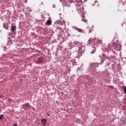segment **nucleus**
I'll return each instance as SVG.
<instances>
[{"label":"nucleus","instance_id":"obj_1","mask_svg":"<svg viewBox=\"0 0 126 126\" xmlns=\"http://www.w3.org/2000/svg\"><path fill=\"white\" fill-rule=\"evenodd\" d=\"M78 13H80L81 15H84L85 12L84 11V8H80L78 9Z\"/></svg>","mask_w":126,"mask_h":126},{"label":"nucleus","instance_id":"obj_2","mask_svg":"<svg viewBox=\"0 0 126 126\" xmlns=\"http://www.w3.org/2000/svg\"><path fill=\"white\" fill-rule=\"evenodd\" d=\"M74 29L80 33H84V30H82V29H79L76 27H74Z\"/></svg>","mask_w":126,"mask_h":126},{"label":"nucleus","instance_id":"obj_3","mask_svg":"<svg viewBox=\"0 0 126 126\" xmlns=\"http://www.w3.org/2000/svg\"><path fill=\"white\" fill-rule=\"evenodd\" d=\"M93 26H89L87 27V30L89 33H91L92 32H93Z\"/></svg>","mask_w":126,"mask_h":126},{"label":"nucleus","instance_id":"obj_4","mask_svg":"<svg viewBox=\"0 0 126 126\" xmlns=\"http://www.w3.org/2000/svg\"><path fill=\"white\" fill-rule=\"evenodd\" d=\"M23 108H24L25 110H27V109L30 108V105H29V103H27L23 105Z\"/></svg>","mask_w":126,"mask_h":126},{"label":"nucleus","instance_id":"obj_5","mask_svg":"<svg viewBox=\"0 0 126 126\" xmlns=\"http://www.w3.org/2000/svg\"><path fill=\"white\" fill-rule=\"evenodd\" d=\"M89 45H94L95 44V40L93 39H90L88 41Z\"/></svg>","mask_w":126,"mask_h":126},{"label":"nucleus","instance_id":"obj_6","mask_svg":"<svg viewBox=\"0 0 126 126\" xmlns=\"http://www.w3.org/2000/svg\"><path fill=\"white\" fill-rule=\"evenodd\" d=\"M43 62H44L43 58L42 57H40L38 59L37 61V63H43Z\"/></svg>","mask_w":126,"mask_h":126},{"label":"nucleus","instance_id":"obj_7","mask_svg":"<svg viewBox=\"0 0 126 126\" xmlns=\"http://www.w3.org/2000/svg\"><path fill=\"white\" fill-rule=\"evenodd\" d=\"M41 123L43 126H45V125L47 124V120L45 119H42L41 120Z\"/></svg>","mask_w":126,"mask_h":126},{"label":"nucleus","instance_id":"obj_8","mask_svg":"<svg viewBox=\"0 0 126 126\" xmlns=\"http://www.w3.org/2000/svg\"><path fill=\"white\" fill-rule=\"evenodd\" d=\"M47 25H51L52 24V20L51 18H49V20H48L46 22Z\"/></svg>","mask_w":126,"mask_h":126},{"label":"nucleus","instance_id":"obj_9","mask_svg":"<svg viewBox=\"0 0 126 126\" xmlns=\"http://www.w3.org/2000/svg\"><path fill=\"white\" fill-rule=\"evenodd\" d=\"M11 28H12V32H14V31L15 30V29H16V26H13L12 25Z\"/></svg>","mask_w":126,"mask_h":126},{"label":"nucleus","instance_id":"obj_10","mask_svg":"<svg viewBox=\"0 0 126 126\" xmlns=\"http://www.w3.org/2000/svg\"><path fill=\"white\" fill-rule=\"evenodd\" d=\"M124 93H125L126 94V86H125L124 88Z\"/></svg>","mask_w":126,"mask_h":126},{"label":"nucleus","instance_id":"obj_11","mask_svg":"<svg viewBox=\"0 0 126 126\" xmlns=\"http://www.w3.org/2000/svg\"><path fill=\"white\" fill-rule=\"evenodd\" d=\"M3 117V115H0V120H2V118Z\"/></svg>","mask_w":126,"mask_h":126},{"label":"nucleus","instance_id":"obj_12","mask_svg":"<svg viewBox=\"0 0 126 126\" xmlns=\"http://www.w3.org/2000/svg\"><path fill=\"white\" fill-rule=\"evenodd\" d=\"M76 44H77V45H79V46H80V45H81L82 43L78 42H77Z\"/></svg>","mask_w":126,"mask_h":126},{"label":"nucleus","instance_id":"obj_13","mask_svg":"<svg viewBox=\"0 0 126 126\" xmlns=\"http://www.w3.org/2000/svg\"><path fill=\"white\" fill-rule=\"evenodd\" d=\"M14 126H17V124H14Z\"/></svg>","mask_w":126,"mask_h":126},{"label":"nucleus","instance_id":"obj_14","mask_svg":"<svg viewBox=\"0 0 126 126\" xmlns=\"http://www.w3.org/2000/svg\"><path fill=\"white\" fill-rule=\"evenodd\" d=\"M84 22H87V20H84Z\"/></svg>","mask_w":126,"mask_h":126},{"label":"nucleus","instance_id":"obj_15","mask_svg":"<svg viewBox=\"0 0 126 126\" xmlns=\"http://www.w3.org/2000/svg\"><path fill=\"white\" fill-rule=\"evenodd\" d=\"M56 7V5H53V7Z\"/></svg>","mask_w":126,"mask_h":126},{"label":"nucleus","instance_id":"obj_16","mask_svg":"<svg viewBox=\"0 0 126 126\" xmlns=\"http://www.w3.org/2000/svg\"><path fill=\"white\" fill-rule=\"evenodd\" d=\"M92 54H94V52L93 51H92Z\"/></svg>","mask_w":126,"mask_h":126},{"label":"nucleus","instance_id":"obj_17","mask_svg":"<svg viewBox=\"0 0 126 126\" xmlns=\"http://www.w3.org/2000/svg\"><path fill=\"white\" fill-rule=\"evenodd\" d=\"M115 48H117V45L115 44Z\"/></svg>","mask_w":126,"mask_h":126}]
</instances>
